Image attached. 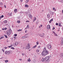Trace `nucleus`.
<instances>
[{"label": "nucleus", "instance_id": "aec40b11", "mask_svg": "<svg viewBox=\"0 0 63 63\" xmlns=\"http://www.w3.org/2000/svg\"><path fill=\"white\" fill-rule=\"evenodd\" d=\"M29 1V0H26L25 3H28V2Z\"/></svg>", "mask_w": 63, "mask_h": 63}, {"label": "nucleus", "instance_id": "13d9d810", "mask_svg": "<svg viewBox=\"0 0 63 63\" xmlns=\"http://www.w3.org/2000/svg\"><path fill=\"white\" fill-rule=\"evenodd\" d=\"M23 13V12H20V14H22V13Z\"/></svg>", "mask_w": 63, "mask_h": 63}, {"label": "nucleus", "instance_id": "7c9ffc66", "mask_svg": "<svg viewBox=\"0 0 63 63\" xmlns=\"http://www.w3.org/2000/svg\"><path fill=\"white\" fill-rule=\"evenodd\" d=\"M55 36H57V34H56V33H55V34H54Z\"/></svg>", "mask_w": 63, "mask_h": 63}, {"label": "nucleus", "instance_id": "f03ea898", "mask_svg": "<svg viewBox=\"0 0 63 63\" xmlns=\"http://www.w3.org/2000/svg\"><path fill=\"white\" fill-rule=\"evenodd\" d=\"M12 32V31L11 29H10L9 30H7L6 33L8 36H10Z\"/></svg>", "mask_w": 63, "mask_h": 63}, {"label": "nucleus", "instance_id": "69168bd1", "mask_svg": "<svg viewBox=\"0 0 63 63\" xmlns=\"http://www.w3.org/2000/svg\"><path fill=\"white\" fill-rule=\"evenodd\" d=\"M4 6L5 8H6V5H4Z\"/></svg>", "mask_w": 63, "mask_h": 63}, {"label": "nucleus", "instance_id": "20e7f679", "mask_svg": "<svg viewBox=\"0 0 63 63\" xmlns=\"http://www.w3.org/2000/svg\"><path fill=\"white\" fill-rule=\"evenodd\" d=\"M18 42H16L15 43H13L12 45V46L13 47H16V46L18 44Z\"/></svg>", "mask_w": 63, "mask_h": 63}, {"label": "nucleus", "instance_id": "bf43d9fd", "mask_svg": "<svg viewBox=\"0 0 63 63\" xmlns=\"http://www.w3.org/2000/svg\"><path fill=\"white\" fill-rule=\"evenodd\" d=\"M54 9H55V8L53 7V10H54Z\"/></svg>", "mask_w": 63, "mask_h": 63}, {"label": "nucleus", "instance_id": "6e6d98bb", "mask_svg": "<svg viewBox=\"0 0 63 63\" xmlns=\"http://www.w3.org/2000/svg\"><path fill=\"white\" fill-rule=\"evenodd\" d=\"M26 22H29V21H28V20L27 21H26Z\"/></svg>", "mask_w": 63, "mask_h": 63}, {"label": "nucleus", "instance_id": "f3484780", "mask_svg": "<svg viewBox=\"0 0 63 63\" xmlns=\"http://www.w3.org/2000/svg\"><path fill=\"white\" fill-rule=\"evenodd\" d=\"M25 7H27V8H28V7H29V6L28 5L26 4L25 5Z\"/></svg>", "mask_w": 63, "mask_h": 63}, {"label": "nucleus", "instance_id": "a18cd8bd", "mask_svg": "<svg viewBox=\"0 0 63 63\" xmlns=\"http://www.w3.org/2000/svg\"><path fill=\"white\" fill-rule=\"evenodd\" d=\"M55 29V27H53V29H52V30H54Z\"/></svg>", "mask_w": 63, "mask_h": 63}, {"label": "nucleus", "instance_id": "864d4df0", "mask_svg": "<svg viewBox=\"0 0 63 63\" xmlns=\"http://www.w3.org/2000/svg\"><path fill=\"white\" fill-rule=\"evenodd\" d=\"M2 51L3 52H4V50L3 49H2Z\"/></svg>", "mask_w": 63, "mask_h": 63}, {"label": "nucleus", "instance_id": "a211bd4d", "mask_svg": "<svg viewBox=\"0 0 63 63\" xmlns=\"http://www.w3.org/2000/svg\"><path fill=\"white\" fill-rule=\"evenodd\" d=\"M61 58H63V54L62 53L61 54Z\"/></svg>", "mask_w": 63, "mask_h": 63}, {"label": "nucleus", "instance_id": "4c0bfd02", "mask_svg": "<svg viewBox=\"0 0 63 63\" xmlns=\"http://www.w3.org/2000/svg\"><path fill=\"white\" fill-rule=\"evenodd\" d=\"M55 33V32H53V35H54Z\"/></svg>", "mask_w": 63, "mask_h": 63}, {"label": "nucleus", "instance_id": "b1692460", "mask_svg": "<svg viewBox=\"0 0 63 63\" xmlns=\"http://www.w3.org/2000/svg\"><path fill=\"white\" fill-rule=\"evenodd\" d=\"M36 62V60H33V62L34 63H35Z\"/></svg>", "mask_w": 63, "mask_h": 63}, {"label": "nucleus", "instance_id": "6ab92c4d", "mask_svg": "<svg viewBox=\"0 0 63 63\" xmlns=\"http://www.w3.org/2000/svg\"><path fill=\"white\" fill-rule=\"evenodd\" d=\"M36 17H34V20H33V22H34L35 20H36Z\"/></svg>", "mask_w": 63, "mask_h": 63}, {"label": "nucleus", "instance_id": "7ed1b4c3", "mask_svg": "<svg viewBox=\"0 0 63 63\" xmlns=\"http://www.w3.org/2000/svg\"><path fill=\"white\" fill-rule=\"evenodd\" d=\"M12 51L11 50H9V51H5V54H7V55H9L10 53H11V52H12Z\"/></svg>", "mask_w": 63, "mask_h": 63}, {"label": "nucleus", "instance_id": "39448f33", "mask_svg": "<svg viewBox=\"0 0 63 63\" xmlns=\"http://www.w3.org/2000/svg\"><path fill=\"white\" fill-rule=\"evenodd\" d=\"M30 44H28L27 46L26 47V48L27 49H29L30 48Z\"/></svg>", "mask_w": 63, "mask_h": 63}, {"label": "nucleus", "instance_id": "de8ad7c7", "mask_svg": "<svg viewBox=\"0 0 63 63\" xmlns=\"http://www.w3.org/2000/svg\"><path fill=\"white\" fill-rule=\"evenodd\" d=\"M40 46H39L38 47V48H40Z\"/></svg>", "mask_w": 63, "mask_h": 63}, {"label": "nucleus", "instance_id": "49530a36", "mask_svg": "<svg viewBox=\"0 0 63 63\" xmlns=\"http://www.w3.org/2000/svg\"><path fill=\"white\" fill-rule=\"evenodd\" d=\"M51 21L50 20L49 21V23H51Z\"/></svg>", "mask_w": 63, "mask_h": 63}, {"label": "nucleus", "instance_id": "37998d69", "mask_svg": "<svg viewBox=\"0 0 63 63\" xmlns=\"http://www.w3.org/2000/svg\"><path fill=\"white\" fill-rule=\"evenodd\" d=\"M28 26H29V25H27V28H29V27H28Z\"/></svg>", "mask_w": 63, "mask_h": 63}, {"label": "nucleus", "instance_id": "e2e57ef3", "mask_svg": "<svg viewBox=\"0 0 63 63\" xmlns=\"http://www.w3.org/2000/svg\"><path fill=\"white\" fill-rule=\"evenodd\" d=\"M1 16H0V20H1Z\"/></svg>", "mask_w": 63, "mask_h": 63}, {"label": "nucleus", "instance_id": "a878e982", "mask_svg": "<svg viewBox=\"0 0 63 63\" xmlns=\"http://www.w3.org/2000/svg\"><path fill=\"white\" fill-rule=\"evenodd\" d=\"M4 36L5 37V38H8V37H7V35L4 34Z\"/></svg>", "mask_w": 63, "mask_h": 63}, {"label": "nucleus", "instance_id": "a19ab883", "mask_svg": "<svg viewBox=\"0 0 63 63\" xmlns=\"http://www.w3.org/2000/svg\"><path fill=\"white\" fill-rule=\"evenodd\" d=\"M1 18H3V17H4V16L3 15H1V16L0 17Z\"/></svg>", "mask_w": 63, "mask_h": 63}, {"label": "nucleus", "instance_id": "c756f323", "mask_svg": "<svg viewBox=\"0 0 63 63\" xmlns=\"http://www.w3.org/2000/svg\"><path fill=\"white\" fill-rule=\"evenodd\" d=\"M59 26H61V24H60V23L59 24Z\"/></svg>", "mask_w": 63, "mask_h": 63}, {"label": "nucleus", "instance_id": "6e6552de", "mask_svg": "<svg viewBox=\"0 0 63 63\" xmlns=\"http://www.w3.org/2000/svg\"><path fill=\"white\" fill-rule=\"evenodd\" d=\"M12 13H8V16H12Z\"/></svg>", "mask_w": 63, "mask_h": 63}, {"label": "nucleus", "instance_id": "052dcab7", "mask_svg": "<svg viewBox=\"0 0 63 63\" xmlns=\"http://www.w3.org/2000/svg\"><path fill=\"white\" fill-rule=\"evenodd\" d=\"M4 29L5 30H6L7 28H4Z\"/></svg>", "mask_w": 63, "mask_h": 63}, {"label": "nucleus", "instance_id": "4468645a", "mask_svg": "<svg viewBox=\"0 0 63 63\" xmlns=\"http://www.w3.org/2000/svg\"><path fill=\"white\" fill-rule=\"evenodd\" d=\"M50 14H48L47 15V17H48V18H49L50 17Z\"/></svg>", "mask_w": 63, "mask_h": 63}, {"label": "nucleus", "instance_id": "ddd939ff", "mask_svg": "<svg viewBox=\"0 0 63 63\" xmlns=\"http://www.w3.org/2000/svg\"><path fill=\"white\" fill-rule=\"evenodd\" d=\"M61 45H63V38L62 39L61 43Z\"/></svg>", "mask_w": 63, "mask_h": 63}, {"label": "nucleus", "instance_id": "2eb2a0df", "mask_svg": "<svg viewBox=\"0 0 63 63\" xmlns=\"http://www.w3.org/2000/svg\"><path fill=\"white\" fill-rule=\"evenodd\" d=\"M3 22L4 23H7V20H5L4 21H3Z\"/></svg>", "mask_w": 63, "mask_h": 63}, {"label": "nucleus", "instance_id": "9d476101", "mask_svg": "<svg viewBox=\"0 0 63 63\" xmlns=\"http://www.w3.org/2000/svg\"><path fill=\"white\" fill-rule=\"evenodd\" d=\"M50 15L52 16V15H53V12L51 11H50Z\"/></svg>", "mask_w": 63, "mask_h": 63}, {"label": "nucleus", "instance_id": "0e129e2a", "mask_svg": "<svg viewBox=\"0 0 63 63\" xmlns=\"http://www.w3.org/2000/svg\"><path fill=\"white\" fill-rule=\"evenodd\" d=\"M26 14H28V13L27 12H25Z\"/></svg>", "mask_w": 63, "mask_h": 63}, {"label": "nucleus", "instance_id": "8fccbe9b", "mask_svg": "<svg viewBox=\"0 0 63 63\" xmlns=\"http://www.w3.org/2000/svg\"><path fill=\"white\" fill-rule=\"evenodd\" d=\"M50 20L51 21H52L53 20V19H51Z\"/></svg>", "mask_w": 63, "mask_h": 63}, {"label": "nucleus", "instance_id": "680f3d73", "mask_svg": "<svg viewBox=\"0 0 63 63\" xmlns=\"http://www.w3.org/2000/svg\"><path fill=\"white\" fill-rule=\"evenodd\" d=\"M41 26V27H42L43 26V25H41V26Z\"/></svg>", "mask_w": 63, "mask_h": 63}, {"label": "nucleus", "instance_id": "473e14b6", "mask_svg": "<svg viewBox=\"0 0 63 63\" xmlns=\"http://www.w3.org/2000/svg\"><path fill=\"white\" fill-rule=\"evenodd\" d=\"M5 62H6V63H7V62H8V60H7L5 61Z\"/></svg>", "mask_w": 63, "mask_h": 63}, {"label": "nucleus", "instance_id": "5fc2aeb1", "mask_svg": "<svg viewBox=\"0 0 63 63\" xmlns=\"http://www.w3.org/2000/svg\"><path fill=\"white\" fill-rule=\"evenodd\" d=\"M21 2H22V1H23V0H20Z\"/></svg>", "mask_w": 63, "mask_h": 63}, {"label": "nucleus", "instance_id": "dca6fc26", "mask_svg": "<svg viewBox=\"0 0 63 63\" xmlns=\"http://www.w3.org/2000/svg\"><path fill=\"white\" fill-rule=\"evenodd\" d=\"M45 59L44 58H43L42 59V62L45 61Z\"/></svg>", "mask_w": 63, "mask_h": 63}, {"label": "nucleus", "instance_id": "4be33fe9", "mask_svg": "<svg viewBox=\"0 0 63 63\" xmlns=\"http://www.w3.org/2000/svg\"><path fill=\"white\" fill-rule=\"evenodd\" d=\"M36 47H37V45H35V46H34V47H33V48H36Z\"/></svg>", "mask_w": 63, "mask_h": 63}, {"label": "nucleus", "instance_id": "338daca9", "mask_svg": "<svg viewBox=\"0 0 63 63\" xmlns=\"http://www.w3.org/2000/svg\"><path fill=\"white\" fill-rule=\"evenodd\" d=\"M41 27L40 26H39V28H41Z\"/></svg>", "mask_w": 63, "mask_h": 63}, {"label": "nucleus", "instance_id": "79ce46f5", "mask_svg": "<svg viewBox=\"0 0 63 63\" xmlns=\"http://www.w3.org/2000/svg\"><path fill=\"white\" fill-rule=\"evenodd\" d=\"M14 36H17V34H15Z\"/></svg>", "mask_w": 63, "mask_h": 63}, {"label": "nucleus", "instance_id": "9b49d317", "mask_svg": "<svg viewBox=\"0 0 63 63\" xmlns=\"http://www.w3.org/2000/svg\"><path fill=\"white\" fill-rule=\"evenodd\" d=\"M50 25H48L47 27V28L48 29H50Z\"/></svg>", "mask_w": 63, "mask_h": 63}, {"label": "nucleus", "instance_id": "423d86ee", "mask_svg": "<svg viewBox=\"0 0 63 63\" xmlns=\"http://www.w3.org/2000/svg\"><path fill=\"white\" fill-rule=\"evenodd\" d=\"M49 58V56L46 57L45 58V60L46 61H48Z\"/></svg>", "mask_w": 63, "mask_h": 63}, {"label": "nucleus", "instance_id": "f8f14e48", "mask_svg": "<svg viewBox=\"0 0 63 63\" xmlns=\"http://www.w3.org/2000/svg\"><path fill=\"white\" fill-rule=\"evenodd\" d=\"M44 34L43 33L42 34H40V37H43L44 36Z\"/></svg>", "mask_w": 63, "mask_h": 63}, {"label": "nucleus", "instance_id": "bb28decb", "mask_svg": "<svg viewBox=\"0 0 63 63\" xmlns=\"http://www.w3.org/2000/svg\"><path fill=\"white\" fill-rule=\"evenodd\" d=\"M36 52H39V50L38 49H37L36 50Z\"/></svg>", "mask_w": 63, "mask_h": 63}, {"label": "nucleus", "instance_id": "603ef678", "mask_svg": "<svg viewBox=\"0 0 63 63\" xmlns=\"http://www.w3.org/2000/svg\"><path fill=\"white\" fill-rule=\"evenodd\" d=\"M44 49H45V50H46V48L45 47H44Z\"/></svg>", "mask_w": 63, "mask_h": 63}, {"label": "nucleus", "instance_id": "09e8293b", "mask_svg": "<svg viewBox=\"0 0 63 63\" xmlns=\"http://www.w3.org/2000/svg\"><path fill=\"white\" fill-rule=\"evenodd\" d=\"M56 25H58V23H56Z\"/></svg>", "mask_w": 63, "mask_h": 63}, {"label": "nucleus", "instance_id": "e433bc0d", "mask_svg": "<svg viewBox=\"0 0 63 63\" xmlns=\"http://www.w3.org/2000/svg\"><path fill=\"white\" fill-rule=\"evenodd\" d=\"M12 47V45H11L10 46H9L8 47Z\"/></svg>", "mask_w": 63, "mask_h": 63}, {"label": "nucleus", "instance_id": "1a4fd4ad", "mask_svg": "<svg viewBox=\"0 0 63 63\" xmlns=\"http://www.w3.org/2000/svg\"><path fill=\"white\" fill-rule=\"evenodd\" d=\"M29 17L31 19H32V16L30 14H29Z\"/></svg>", "mask_w": 63, "mask_h": 63}, {"label": "nucleus", "instance_id": "72a5a7b5", "mask_svg": "<svg viewBox=\"0 0 63 63\" xmlns=\"http://www.w3.org/2000/svg\"><path fill=\"white\" fill-rule=\"evenodd\" d=\"M28 61H31V60H30V59H28Z\"/></svg>", "mask_w": 63, "mask_h": 63}, {"label": "nucleus", "instance_id": "c85d7f7f", "mask_svg": "<svg viewBox=\"0 0 63 63\" xmlns=\"http://www.w3.org/2000/svg\"><path fill=\"white\" fill-rule=\"evenodd\" d=\"M8 24H5L4 25L5 26H8Z\"/></svg>", "mask_w": 63, "mask_h": 63}, {"label": "nucleus", "instance_id": "412c9836", "mask_svg": "<svg viewBox=\"0 0 63 63\" xmlns=\"http://www.w3.org/2000/svg\"><path fill=\"white\" fill-rule=\"evenodd\" d=\"M36 23L37 24H38V23H39V21H38V20H37L36 21Z\"/></svg>", "mask_w": 63, "mask_h": 63}, {"label": "nucleus", "instance_id": "c03bdc74", "mask_svg": "<svg viewBox=\"0 0 63 63\" xmlns=\"http://www.w3.org/2000/svg\"><path fill=\"white\" fill-rule=\"evenodd\" d=\"M11 48L13 49H15V48H14L13 47H11Z\"/></svg>", "mask_w": 63, "mask_h": 63}, {"label": "nucleus", "instance_id": "5701e85b", "mask_svg": "<svg viewBox=\"0 0 63 63\" xmlns=\"http://www.w3.org/2000/svg\"><path fill=\"white\" fill-rule=\"evenodd\" d=\"M17 9H15V10H14V12H15L16 13V12H17Z\"/></svg>", "mask_w": 63, "mask_h": 63}, {"label": "nucleus", "instance_id": "c9c22d12", "mask_svg": "<svg viewBox=\"0 0 63 63\" xmlns=\"http://www.w3.org/2000/svg\"><path fill=\"white\" fill-rule=\"evenodd\" d=\"M17 22H18V23H20V21H17Z\"/></svg>", "mask_w": 63, "mask_h": 63}, {"label": "nucleus", "instance_id": "393cba45", "mask_svg": "<svg viewBox=\"0 0 63 63\" xmlns=\"http://www.w3.org/2000/svg\"><path fill=\"white\" fill-rule=\"evenodd\" d=\"M22 31V29H19V30H17V31H18V32H19V31Z\"/></svg>", "mask_w": 63, "mask_h": 63}, {"label": "nucleus", "instance_id": "cd10ccee", "mask_svg": "<svg viewBox=\"0 0 63 63\" xmlns=\"http://www.w3.org/2000/svg\"><path fill=\"white\" fill-rule=\"evenodd\" d=\"M4 38V36H2V37H1V38H0V40H1V39H3Z\"/></svg>", "mask_w": 63, "mask_h": 63}, {"label": "nucleus", "instance_id": "4d7b16f0", "mask_svg": "<svg viewBox=\"0 0 63 63\" xmlns=\"http://www.w3.org/2000/svg\"><path fill=\"white\" fill-rule=\"evenodd\" d=\"M22 39H24V36L22 37Z\"/></svg>", "mask_w": 63, "mask_h": 63}, {"label": "nucleus", "instance_id": "2f4dec72", "mask_svg": "<svg viewBox=\"0 0 63 63\" xmlns=\"http://www.w3.org/2000/svg\"><path fill=\"white\" fill-rule=\"evenodd\" d=\"M36 45H39V42L38 41L36 42Z\"/></svg>", "mask_w": 63, "mask_h": 63}, {"label": "nucleus", "instance_id": "58836bf2", "mask_svg": "<svg viewBox=\"0 0 63 63\" xmlns=\"http://www.w3.org/2000/svg\"><path fill=\"white\" fill-rule=\"evenodd\" d=\"M14 39H16V36H15L14 37Z\"/></svg>", "mask_w": 63, "mask_h": 63}, {"label": "nucleus", "instance_id": "3c124183", "mask_svg": "<svg viewBox=\"0 0 63 63\" xmlns=\"http://www.w3.org/2000/svg\"><path fill=\"white\" fill-rule=\"evenodd\" d=\"M4 48H5V49H7V47H5Z\"/></svg>", "mask_w": 63, "mask_h": 63}, {"label": "nucleus", "instance_id": "0eeeda50", "mask_svg": "<svg viewBox=\"0 0 63 63\" xmlns=\"http://www.w3.org/2000/svg\"><path fill=\"white\" fill-rule=\"evenodd\" d=\"M47 47L49 49H51L52 48H51V45H47Z\"/></svg>", "mask_w": 63, "mask_h": 63}, {"label": "nucleus", "instance_id": "f704fd0d", "mask_svg": "<svg viewBox=\"0 0 63 63\" xmlns=\"http://www.w3.org/2000/svg\"><path fill=\"white\" fill-rule=\"evenodd\" d=\"M27 36H24V39H25V38H27Z\"/></svg>", "mask_w": 63, "mask_h": 63}, {"label": "nucleus", "instance_id": "f257e3e1", "mask_svg": "<svg viewBox=\"0 0 63 63\" xmlns=\"http://www.w3.org/2000/svg\"><path fill=\"white\" fill-rule=\"evenodd\" d=\"M49 52H48V51L47 50H44L43 51L42 53V54L43 56H45L49 54Z\"/></svg>", "mask_w": 63, "mask_h": 63}, {"label": "nucleus", "instance_id": "774afa93", "mask_svg": "<svg viewBox=\"0 0 63 63\" xmlns=\"http://www.w3.org/2000/svg\"><path fill=\"white\" fill-rule=\"evenodd\" d=\"M19 60H22V59H19Z\"/></svg>", "mask_w": 63, "mask_h": 63}, {"label": "nucleus", "instance_id": "ea45409f", "mask_svg": "<svg viewBox=\"0 0 63 63\" xmlns=\"http://www.w3.org/2000/svg\"><path fill=\"white\" fill-rule=\"evenodd\" d=\"M61 2H62V3H63V0H61Z\"/></svg>", "mask_w": 63, "mask_h": 63}]
</instances>
